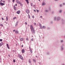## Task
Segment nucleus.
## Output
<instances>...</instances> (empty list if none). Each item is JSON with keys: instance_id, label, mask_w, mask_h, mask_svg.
<instances>
[{"instance_id": "obj_1", "label": "nucleus", "mask_w": 65, "mask_h": 65, "mask_svg": "<svg viewBox=\"0 0 65 65\" xmlns=\"http://www.w3.org/2000/svg\"><path fill=\"white\" fill-rule=\"evenodd\" d=\"M30 28L31 30V31L32 34H35V30L33 28V27L32 26V25H30Z\"/></svg>"}, {"instance_id": "obj_2", "label": "nucleus", "mask_w": 65, "mask_h": 65, "mask_svg": "<svg viewBox=\"0 0 65 65\" xmlns=\"http://www.w3.org/2000/svg\"><path fill=\"white\" fill-rule=\"evenodd\" d=\"M18 55L19 58H20V59H21V60H23V57L22 56H21V55L19 54H18Z\"/></svg>"}, {"instance_id": "obj_3", "label": "nucleus", "mask_w": 65, "mask_h": 65, "mask_svg": "<svg viewBox=\"0 0 65 65\" xmlns=\"http://www.w3.org/2000/svg\"><path fill=\"white\" fill-rule=\"evenodd\" d=\"M26 12L27 14H29L30 13V11L28 9H27L26 10Z\"/></svg>"}, {"instance_id": "obj_4", "label": "nucleus", "mask_w": 65, "mask_h": 65, "mask_svg": "<svg viewBox=\"0 0 65 65\" xmlns=\"http://www.w3.org/2000/svg\"><path fill=\"white\" fill-rule=\"evenodd\" d=\"M29 50L30 51V53L31 54H32V50H31V46H29Z\"/></svg>"}, {"instance_id": "obj_5", "label": "nucleus", "mask_w": 65, "mask_h": 65, "mask_svg": "<svg viewBox=\"0 0 65 65\" xmlns=\"http://www.w3.org/2000/svg\"><path fill=\"white\" fill-rule=\"evenodd\" d=\"M39 26L40 27V29H42V25H41V24L39 23Z\"/></svg>"}, {"instance_id": "obj_6", "label": "nucleus", "mask_w": 65, "mask_h": 65, "mask_svg": "<svg viewBox=\"0 0 65 65\" xmlns=\"http://www.w3.org/2000/svg\"><path fill=\"white\" fill-rule=\"evenodd\" d=\"M20 13V10H18L16 12V13L17 14H19Z\"/></svg>"}, {"instance_id": "obj_7", "label": "nucleus", "mask_w": 65, "mask_h": 65, "mask_svg": "<svg viewBox=\"0 0 65 65\" xmlns=\"http://www.w3.org/2000/svg\"><path fill=\"white\" fill-rule=\"evenodd\" d=\"M6 45L8 48V49H10V48L9 47V45H8V43H7L6 44Z\"/></svg>"}, {"instance_id": "obj_8", "label": "nucleus", "mask_w": 65, "mask_h": 65, "mask_svg": "<svg viewBox=\"0 0 65 65\" xmlns=\"http://www.w3.org/2000/svg\"><path fill=\"white\" fill-rule=\"evenodd\" d=\"M46 4L45 2H43L42 3V6H43L44 5H45Z\"/></svg>"}, {"instance_id": "obj_9", "label": "nucleus", "mask_w": 65, "mask_h": 65, "mask_svg": "<svg viewBox=\"0 0 65 65\" xmlns=\"http://www.w3.org/2000/svg\"><path fill=\"white\" fill-rule=\"evenodd\" d=\"M3 44V42H1L0 43V47Z\"/></svg>"}, {"instance_id": "obj_10", "label": "nucleus", "mask_w": 65, "mask_h": 65, "mask_svg": "<svg viewBox=\"0 0 65 65\" xmlns=\"http://www.w3.org/2000/svg\"><path fill=\"white\" fill-rule=\"evenodd\" d=\"M32 60H33L34 62H35V63H36V60H35L34 59H33Z\"/></svg>"}, {"instance_id": "obj_11", "label": "nucleus", "mask_w": 65, "mask_h": 65, "mask_svg": "<svg viewBox=\"0 0 65 65\" xmlns=\"http://www.w3.org/2000/svg\"><path fill=\"white\" fill-rule=\"evenodd\" d=\"M60 19H61V18H60V17H57V21H59V20H60Z\"/></svg>"}, {"instance_id": "obj_12", "label": "nucleus", "mask_w": 65, "mask_h": 65, "mask_svg": "<svg viewBox=\"0 0 65 65\" xmlns=\"http://www.w3.org/2000/svg\"><path fill=\"white\" fill-rule=\"evenodd\" d=\"M24 38H21L20 39V40L21 41H23V40H24Z\"/></svg>"}, {"instance_id": "obj_13", "label": "nucleus", "mask_w": 65, "mask_h": 65, "mask_svg": "<svg viewBox=\"0 0 65 65\" xmlns=\"http://www.w3.org/2000/svg\"><path fill=\"white\" fill-rule=\"evenodd\" d=\"M13 7L14 10H16V7H15V5H14Z\"/></svg>"}, {"instance_id": "obj_14", "label": "nucleus", "mask_w": 65, "mask_h": 65, "mask_svg": "<svg viewBox=\"0 0 65 65\" xmlns=\"http://www.w3.org/2000/svg\"><path fill=\"white\" fill-rule=\"evenodd\" d=\"M4 4H5L4 3H3L1 2L0 3V5H2V6L3 5H4Z\"/></svg>"}, {"instance_id": "obj_15", "label": "nucleus", "mask_w": 65, "mask_h": 65, "mask_svg": "<svg viewBox=\"0 0 65 65\" xmlns=\"http://www.w3.org/2000/svg\"><path fill=\"white\" fill-rule=\"evenodd\" d=\"M15 33H16V34H19V31H18V30L15 31Z\"/></svg>"}, {"instance_id": "obj_16", "label": "nucleus", "mask_w": 65, "mask_h": 65, "mask_svg": "<svg viewBox=\"0 0 65 65\" xmlns=\"http://www.w3.org/2000/svg\"><path fill=\"white\" fill-rule=\"evenodd\" d=\"M22 53H24L25 52V50L24 49H22Z\"/></svg>"}, {"instance_id": "obj_17", "label": "nucleus", "mask_w": 65, "mask_h": 65, "mask_svg": "<svg viewBox=\"0 0 65 65\" xmlns=\"http://www.w3.org/2000/svg\"><path fill=\"white\" fill-rule=\"evenodd\" d=\"M18 22L17 21L15 23V26L17 27V25H18Z\"/></svg>"}, {"instance_id": "obj_18", "label": "nucleus", "mask_w": 65, "mask_h": 65, "mask_svg": "<svg viewBox=\"0 0 65 65\" xmlns=\"http://www.w3.org/2000/svg\"><path fill=\"white\" fill-rule=\"evenodd\" d=\"M19 4L21 6H23V4L21 3V2H19Z\"/></svg>"}, {"instance_id": "obj_19", "label": "nucleus", "mask_w": 65, "mask_h": 65, "mask_svg": "<svg viewBox=\"0 0 65 65\" xmlns=\"http://www.w3.org/2000/svg\"><path fill=\"white\" fill-rule=\"evenodd\" d=\"M16 2L17 3H18V4H19V3H20V2H19V1L18 0H16Z\"/></svg>"}, {"instance_id": "obj_20", "label": "nucleus", "mask_w": 65, "mask_h": 65, "mask_svg": "<svg viewBox=\"0 0 65 65\" xmlns=\"http://www.w3.org/2000/svg\"><path fill=\"white\" fill-rule=\"evenodd\" d=\"M26 2H27V4H29V0H25Z\"/></svg>"}, {"instance_id": "obj_21", "label": "nucleus", "mask_w": 65, "mask_h": 65, "mask_svg": "<svg viewBox=\"0 0 65 65\" xmlns=\"http://www.w3.org/2000/svg\"><path fill=\"white\" fill-rule=\"evenodd\" d=\"M0 26H2V27H3V24L1 23H0Z\"/></svg>"}, {"instance_id": "obj_22", "label": "nucleus", "mask_w": 65, "mask_h": 65, "mask_svg": "<svg viewBox=\"0 0 65 65\" xmlns=\"http://www.w3.org/2000/svg\"><path fill=\"white\" fill-rule=\"evenodd\" d=\"M28 18L29 19H30V15H29V14H28Z\"/></svg>"}, {"instance_id": "obj_23", "label": "nucleus", "mask_w": 65, "mask_h": 65, "mask_svg": "<svg viewBox=\"0 0 65 65\" xmlns=\"http://www.w3.org/2000/svg\"><path fill=\"white\" fill-rule=\"evenodd\" d=\"M29 63H31V59H29Z\"/></svg>"}, {"instance_id": "obj_24", "label": "nucleus", "mask_w": 65, "mask_h": 65, "mask_svg": "<svg viewBox=\"0 0 65 65\" xmlns=\"http://www.w3.org/2000/svg\"><path fill=\"white\" fill-rule=\"evenodd\" d=\"M43 29H45L46 28V27L45 26H43Z\"/></svg>"}, {"instance_id": "obj_25", "label": "nucleus", "mask_w": 65, "mask_h": 65, "mask_svg": "<svg viewBox=\"0 0 65 65\" xmlns=\"http://www.w3.org/2000/svg\"><path fill=\"white\" fill-rule=\"evenodd\" d=\"M6 20L7 21H8V17L7 16L6 17Z\"/></svg>"}, {"instance_id": "obj_26", "label": "nucleus", "mask_w": 65, "mask_h": 65, "mask_svg": "<svg viewBox=\"0 0 65 65\" xmlns=\"http://www.w3.org/2000/svg\"><path fill=\"white\" fill-rule=\"evenodd\" d=\"M14 19H17V17H14L13 19V20H14Z\"/></svg>"}, {"instance_id": "obj_27", "label": "nucleus", "mask_w": 65, "mask_h": 65, "mask_svg": "<svg viewBox=\"0 0 65 65\" xmlns=\"http://www.w3.org/2000/svg\"><path fill=\"white\" fill-rule=\"evenodd\" d=\"M45 12H48V10H45Z\"/></svg>"}, {"instance_id": "obj_28", "label": "nucleus", "mask_w": 65, "mask_h": 65, "mask_svg": "<svg viewBox=\"0 0 65 65\" xmlns=\"http://www.w3.org/2000/svg\"><path fill=\"white\" fill-rule=\"evenodd\" d=\"M26 40H29V38H28V37H27L26 38Z\"/></svg>"}, {"instance_id": "obj_29", "label": "nucleus", "mask_w": 65, "mask_h": 65, "mask_svg": "<svg viewBox=\"0 0 65 65\" xmlns=\"http://www.w3.org/2000/svg\"><path fill=\"white\" fill-rule=\"evenodd\" d=\"M63 48L62 47H61V50L63 51Z\"/></svg>"}, {"instance_id": "obj_30", "label": "nucleus", "mask_w": 65, "mask_h": 65, "mask_svg": "<svg viewBox=\"0 0 65 65\" xmlns=\"http://www.w3.org/2000/svg\"><path fill=\"white\" fill-rule=\"evenodd\" d=\"M60 7H62V4H61L60 5Z\"/></svg>"}, {"instance_id": "obj_31", "label": "nucleus", "mask_w": 65, "mask_h": 65, "mask_svg": "<svg viewBox=\"0 0 65 65\" xmlns=\"http://www.w3.org/2000/svg\"><path fill=\"white\" fill-rule=\"evenodd\" d=\"M32 18H33V19H34V15H32Z\"/></svg>"}, {"instance_id": "obj_32", "label": "nucleus", "mask_w": 65, "mask_h": 65, "mask_svg": "<svg viewBox=\"0 0 65 65\" xmlns=\"http://www.w3.org/2000/svg\"><path fill=\"white\" fill-rule=\"evenodd\" d=\"M0 41H1V42L2 41V39H0Z\"/></svg>"}, {"instance_id": "obj_33", "label": "nucleus", "mask_w": 65, "mask_h": 65, "mask_svg": "<svg viewBox=\"0 0 65 65\" xmlns=\"http://www.w3.org/2000/svg\"><path fill=\"white\" fill-rule=\"evenodd\" d=\"M37 12H39V10H36Z\"/></svg>"}, {"instance_id": "obj_34", "label": "nucleus", "mask_w": 65, "mask_h": 65, "mask_svg": "<svg viewBox=\"0 0 65 65\" xmlns=\"http://www.w3.org/2000/svg\"><path fill=\"white\" fill-rule=\"evenodd\" d=\"M31 6H33V4L31 3Z\"/></svg>"}, {"instance_id": "obj_35", "label": "nucleus", "mask_w": 65, "mask_h": 65, "mask_svg": "<svg viewBox=\"0 0 65 65\" xmlns=\"http://www.w3.org/2000/svg\"><path fill=\"white\" fill-rule=\"evenodd\" d=\"M59 12H60V13H61V12H62V10H60L59 11Z\"/></svg>"}, {"instance_id": "obj_36", "label": "nucleus", "mask_w": 65, "mask_h": 65, "mask_svg": "<svg viewBox=\"0 0 65 65\" xmlns=\"http://www.w3.org/2000/svg\"><path fill=\"white\" fill-rule=\"evenodd\" d=\"M13 62H15V60H14L13 61Z\"/></svg>"}, {"instance_id": "obj_37", "label": "nucleus", "mask_w": 65, "mask_h": 65, "mask_svg": "<svg viewBox=\"0 0 65 65\" xmlns=\"http://www.w3.org/2000/svg\"><path fill=\"white\" fill-rule=\"evenodd\" d=\"M0 63H2V60H0Z\"/></svg>"}, {"instance_id": "obj_38", "label": "nucleus", "mask_w": 65, "mask_h": 65, "mask_svg": "<svg viewBox=\"0 0 65 65\" xmlns=\"http://www.w3.org/2000/svg\"><path fill=\"white\" fill-rule=\"evenodd\" d=\"M2 20H3V21L4 20V18L2 17Z\"/></svg>"}, {"instance_id": "obj_39", "label": "nucleus", "mask_w": 65, "mask_h": 65, "mask_svg": "<svg viewBox=\"0 0 65 65\" xmlns=\"http://www.w3.org/2000/svg\"><path fill=\"white\" fill-rule=\"evenodd\" d=\"M34 25H36V23H34Z\"/></svg>"}, {"instance_id": "obj_40", "label": "nucleus", "mask_w": 65, "mask_h": 65, "mask_svg": "<svg viewBox=\"0 0 65 65\" xmlns=\"http://www.w3.org/2000/svg\"><path fill=\"white\" fill-rule=\"evenodd\" d=\"M54 20L55 21H56V17H55L54 18Z\"/></svg>"}, {"instance_id": "obj_41", "label": "nucleus", "mask_w": 65, "mask_h": 65, "mask_svg": "<svg viewBox=\"0 0 65 65\" xmlns=\"http://www.w3.org/2000/svg\"><path fill=\"white\" fill-rule=\"evenodd\" d=\"M4 23H6V24H7V22H6V21H5Z\"/></svg>"}, {"instance_id": "obj_42", "label": "nucleus", "mask_w": 65, "mask_h": 65, "mask_svg": "<svg viewBox=\"0 0 65 65\" xmlns=\"http://www.w3.org/2000/svg\"><path fill=\"white\" fill-rule=\"evenodd\" d=\"M31 41H33V38L31 39Z\"/></svg>"}, {"instance_id": "obj_43", "label": "nucleus", "mask_w": 65, "mask_h": 65, "mask_svg": "<svg viewBox=\"0 0 65 65\" xmlns=\"http://www.w3.org/2000/svg\"><path fill=\"white\" fill-rule=\"evenodd\" d=\"M49 10H51V8H49Z\"/></svg>"}, {"instance_id": "obj_44", "label": "nucleus", "mask_w": 65, "mask_h": 65, "mask_svg": "<svg viewBox=\"0 0 65 65\" xmlns=\"http://www.w3.org/2000/svg\"><path fill=\"white\" fill-rule=\"evenodd\" d=\"M1 56H0V60H2V58H1Z\"/></svg>"}, {"instance_id": "obj_45", "label": "nucleus", "mask_w": 65, "mask_h": 65, "mask_svg": "<svg viewBox=\"0 0 65 65\" xmlns=\"http://www.w3.org/2000/svg\"><path fill=\"white\" fill-rule=\"evenodd\" d=\"M25 24L26 25H27V22H25Z\"/></svg>"}, {"instance_id": "obj_46", "label": "nucleus", "mask_w": 65, "mask_h": 65, "mask_svg": "<svg viewBox=\"0 0 65 65\" xmlns=\"http://www.w3.org/2000/svg\"><path fill=\"white\" fill-rule=\"evenodd\" d=\"M34 12H36V10H34Z\"/></svg>"}, {"instance_id": "obj_47", "label": "nucleus", "mask_w": 65, "mask_h": 65, "mask_svg": "<svg viewBox=\"0 0 65 65\" xmlns=\"http://www.w3.org/2000/svg\"><path fill=\"white\" fill-rule=\"evenodd\" d=\"M12 1L13 2H14V0H12Z\"/></svg>"}, {"instance_id": "obj_48", "label": "nucleus", "mask_w": 65, "mask_h": 65, "mask_svg": "<svg viewBox=\"0 0 65 65\" xmlns=\"http://www.w3.org/2000/svg\"><path fill=\"white\" fill-rule=\"evenodd\" d=\"M5 1H3V3H5Z\"/></svg>"}, {"instance_id": "obj_49", "label": "nucleus", "mask_w": 65, "mask_h": 65, "mask_svg": "<svg viewBox=\"0 0 65 65\" xmlns=\"http://www.w3.org/2000/svg\"><path fill=\"white\" fill-rule=\"evenodd\" d=\"M62 22H64V20H63V19H62Z\"/></svg>"}, {"instance_id": "obj_50", "label": "nucleus", "mask_w": 65, "mask_h": 65, "mask_svg": "<svg viewBox=\"0 0 65 65\" xmlns=\"http://www.w3.org/2000/svg\"><path fill=\"white\" fill-rule=\"evenodd\" d=\"M3 1H2V0H1V1H0V2H2Z\"/></svg>"}, {"instance_id": "obj_51", "label": "nucleus", "mask_w": 65, "mask_h": 65, "mask_svg": "<svg viewBox=\"0 0 65 65\" xmlns=\"http://www.w3.org/2000/svg\"><path fill=\"white\" fill-rule=\"evenodd\" d=\"M61 42H63V40H62L61 41Z\"/></svg>"}, {"instance_id": "obj_52", "label": "nucleus", "mask_w": 65, "mask_h": 65, "mask_svg": "<svg viewBox=\"0 0 65 65\" xmlns=\"http://www.w3.org/2000/svg\"><path fill=\"white\" fill-rule=\"evenodd\" d=\"M8 56L9 57H10V55H8Z\"/></svg>"}, {"instance_id": "obj_53", "label": "nucleus", "mask_w": 65, "mask_h": 65, "mask_svg": "<svg viewBox=\"0 0 65 65\" xmlns=\"http://www.w3.org/2000/svg\"><path fill=\"white\" fill-rule=\"evenodd\" d=\"M47 55H49V54H50V53H47Z\"/></svg>"}, {"instance_id": "obj_54", "label": "nucleus", "mask_w": 65, "mask_h": 65, "mask_svg": "<svg viewBox=\"0 0 65 65\" xmlns=\"http://www.w3.org/2000/svg\"><path fill=\"white\" fill-rule=\"evenodd\" d=\"M21 47H23V45H22Z\"/></svg>"}, {"instance_id": "obj_55", "label": "nucleus", "mask_w": 65, "mask_h": 65, "mask_svg": "<svg viewBox=\"0 0 65 65\" xmlns=\"http://www.w3.org/2000/svg\"><path fill=\"white\" fill-rule=\"evenodd\" d=\"M35 57H36V58H37V57H37V56H36H36H35Z\"/></svg>"}, {"instance_id": "obj_56", "label": "nucleus", "mask_w": 65, "mask_h": 65, "mask_svg": "<svg viewBox=\"0 0 65 65\" xmlns=\"http://www.w3.org/2000/svg\"><path fill=\"white\" fill-rule=\"evenodd\" d=\"M40 17L41 18H42V16H41Z\"/></svg>"}, {"instance_id": "obj_57", "label": "nucleus", "mask_w": 65, "mask_h": 65, "mask_svg": "<svg viewBox=\"0 0 65 65\" xmlns=\"http://www.w3.org/2000/svg\"><path fill=\"white\" fill-rule=\"evenodd\" d=\"M15 6H17V4H16L15 5Z\"/></svg>"}, {"instance_id": "obj_58", "label": "nucleus", "mask_w": 65, "mask_h": 65, "mask_svg": "<svg viewBox=\"0 0 65 65\" xmlns=\"http://www.w3.org/2000/svg\"><path fill=\"white\" fill-rule=\"evenodd\" d=\"M52 13H54V12H52Z\"/></svg>"}, {"instance_id": "obj_59", "label": "nucleus", "mask_w": 65, "mask_h": 65, "mask_svg": "<svg viewBox=\"0 0 65 65\" xmlns=\"http://www.w3.org/2000/svg\"><path fill=\"white\" fill-rule=\"evenodd\" d=\"M13 32H14V31H15V30H13Z\"/></svg>"}, {"instance_id": "obj_60", "label": "nucleus", "mask_w": 65, "mask_h": 65, "mask_svg": "<svg viewBox=\"0 0 65 65\" xmlns=\"http://www.w3.org/2000/svg\"><path fill=\"white\" fill-rule=\"evenodd\" d=\"M63 5H65V3H63Z\"/></svg>"}, {"instance_id": "obj_61", "label": "nucleus", "mask_w": 65, "mask_h": 65, "mask_svg": "<svg viewBox=\"0 0 65 65\" xmlns=\"http://www.w3.org/2000/svg\"><path fill=\"white\" fill-rule=\"evenodd\" d=\"M28 27H29L30 26H29V25H28Z\"/></svg>"}, {"instance_id": "obj_62", "label": "nucleus", "mask_w": 65, "mask_h": 65, "mask_svg": "<svg viewBox=\"0 0 65 65\" xmlns=\"http://www.w3.org/2000/svg\"><path fill=\"white\" fill-rule=\"evenodd\" d=\"M39 1H40V0H38Z\"/></svg>"}, {"instance_id": "obj_63", "label": "nucleus", "mask_w": 65, "mask_h": 65, "mask_svg": "<svg viewBox=\"0 0 65 65\" xmlns=\"http://www.w3.org/2000/svg\"><path fill=\"white\" fill-rule=\"evenodd\" d=\"M16 45L17 46V44H16Z\"/></svg>"}, {"instance_id": "obj_64", "label": "nucleus", "mask_w": 65, "mask_h": 65, "mask_svg": "<svg viewBox=\"0 0 65 65\" xmlns=\"http://www.w3.org/2000/svg\"><path fill=\"white\" fill-rule=\"evenodd\" d=\"M34 6H35V5H34Z\"/></svg>"}]
</instances>
